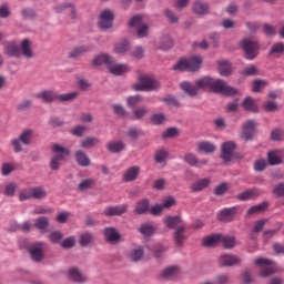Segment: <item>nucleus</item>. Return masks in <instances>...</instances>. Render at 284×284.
Masks as SVG:
<instances>
[{
    "label": "nucleus",
    "mask_w": 284,
    "mask_h": 284,
    "mask_svg": "<svg viewBox=\"0 0 284 284\" xmlns=\"http://www.w3.org/2000/svg\"><path fill=\"white\" fill-rule=\"evenodd\" d=\"M92 65L95 68H101V65H108L110 72H130V68L128 64H120L114 62V58H112L108 53H100L94 57L92 61Z\"/></svg>",
    "instance_id": "f257e3e1"
},
{
    "label": "nucleus",
    "mask_w": 284,
    "mask_h": 284,
    "mask_svg": "<svg viewBox=\"0 0 284 284\" xmlns=\"http://www.w3.org/2000/svg\"><path fill=\"white\" fill-rule=\"evenodd\" d=\"M203 64V58L200 55H193L191 58H181L172 68V70L183 72L185 70H191L192 72H196V70H201V65Z\"/></svg>",
    "instance_id": "f03ea898"
},
{
    "label": "nucleus",
    "mask_w": 284,
    "mask_h": 284,
    "mask_svg": "<svg viewBox=\"0 0 284 284\" xmlns=\"http://www.w3.org/2000/svg\"><path fill=\"white\" fill-rule=\"evenodd\" d=\"M213 81H214V79L206 77V78L196 80V82H195L196 87L192 85V83H190V82H182L180 84V88L183 90V92L189 94V97H196V94H197L196 88H199V90H212Z\"/></svg>",
    "instance_id": "7ed1b4c3"
},
{
    "label": "nucleus",
    "mask_w": 284,
    "mask_h": 284,
    "mask_svg": "<svg viewBox=\"0 0 284 284\" xmlns=\"http://www.w3.org/2000/svg\"><path fill=\"white\" fill-rule=\"evenodd\" d=\"M159 81L154 80V78L141 75L139 81L133 84V90L135 92H154V90H159Z\"/></svg>",
    "instance_id": "20e7f679"
},
{
    "label": "nucleus",
    "mask_w": 284,
    "mask_h": 284,
    "mask_svg": "<svg viewBox=\"0 0 284 284\" xmlns=\"http://www.w3.org/2000/svg\"><path fill=\"white\" fill-rule=\"evenodd\" d=\"M242 49L244 51V54L246 59L250 61L256 59L258 57V52L261 50V45H258V42L252 38L243 39L241 42Z\"/></svg>",
    "instance_id": "39448f33"
},
{
    "label": "nucleus",
    "mask_w": 284,
    "mask_h": 284,
    "mask_svg": "<svg viewBox=\"0 0 284 284\" xmlns=\"http://www.w3.org/2000/svg\"><path fill=\"white\" fill-rule=\"evenodd\" d=\"M53 152H54V155L51 158L50 169L59 170V168H61V161H65L67 156H70V150L59 144H54Z\"/></svg>",
    "instance_id": "423d86ee"
},
{
    "label": "nucleus",
    "mask_w": 284,
    "mask_h": 284,
    "mask_svg": "<svg viewBox=\"0 0 284 284\" xmlns=\"http://www.w3.org/2000/svg\"><path fill=\"white\" fill-rule=\"evenodd\" d=\"M255 265H258L262 267L260 276L263 278L274 274L278 267L276 266V263L272 262L271 260H267L265 257H258L255 260Z\"/></svg>",
    "instance_id": "0eeeda50"
},
{
    "label": "nucleus",
    "mask_w": 284,
    "mask_h": 284,
    "mask_svg": "<svg viewBox=\"0 0 284 284\" xmlns=\"http://www.w3.org/2000/svg\"><path fill=\"white\" fill-rule=\"evenodd\" d=\"M211 91L217 92L219 94H225L226 97H232L237 92L236 88L227 85L223 80H213Z\"/></svg>",
    "instance_id": "6e6552de"
},
{
    "label": "nucleus",
    "mask_w": 284,
    "mask_h": 284,
    "mask_svg": "<svg viewBox=\"0 0 284 284\" xmlns=\"http://www.w3.org/2000/svg\"><path fill=\"white\" fill-rule=\"evenodd\" d=\"M45 247V243L38 242L29 246V254L36 263H41L43 261V248Z\"/></svg>",
    "instance_id": "1a4fd4ad"
},
{
    "label": "nucleus",
    "mask_w": 284,
    "mask_h": 284,
    "mask_svg": "<svg viewBox=\"0 0 284 284\" xmlns=\"http://www.w3.org/2000/svg\"><path fill=\"white\" fill-rule=\"evenodd\" d=\"M142 18L141 16H134L130 22L129 26L130 28H136L138 27V37L140 39H143L145 37H148V30H149V26L148 24H141Z\"/></svg>",
    "instance_id": "9d476101"
},
{
    "label": "nucleus",
    "mask_w": 284,
    "mask_h": 284,
    "mask_svg": "<svg viewBox=\"0 0 284 284\" xmlns=\"http://www.w3.org/2000/svg\"><path fill=\"white\" fill-rule=\"evenodd\" d=\"M114 21V13L111 10H104L100 14L99 26L102 30H110Z\"/></svg>",
    "instance_id": "9b49d317"
},
{
    "label": "nucleus",
    "mask_w": 284,
    "mask_h": 284,
    "mask_svg": "<svg viewBox=\"0 0 284 284\" xmlns=\"http://www.w3.org/2000/svg\"><path fill=\"white\" fill-rule=\"evenodd\" d=\"M234 150H236V143L229 141L222 144V153L221 158L225 163H230L232 161V156H234Z\"/></svg>",
    "instance_id": "f8f14e48"
},
{
    "label": "nucleus",
    "mask_w": 284,
    "mask_h": 284,
    "mask_svg": "<svg viewBox=\"0 0 284 284\" xmlns=\"http://www.w3.org/2000/svg\"><path fill=\"white\" fill-rule=\"evenodd\" d=\"M239 212L237 206H233L230 209H223L219 212L217 219L219 221H222L223 223H230L234 221V216H236V213Z\"/></svg>",
    "instance_id": "ddd939ff"
},
{
    "label": "nucleus",
    "mask_w": 284,
    "mask_h": 284,
    "mask_svg": "<svg viewBox=\"0 0 284 284\" xmlns=\"http://www.w3.org/2000/svg\"><path fill=\"white\" fill-rule=\"evenodd\" d=\"M254 130H256V122L254 120L247 121L243 124L242 139H244V141H251L254 136Z\"/></svg>",
    "instance_id": "4468645a"
},
{
    "label": "nucleus",
    "mask_w": 284,
    "mask_h": 284,
    "mask_svg": "<svg viewBox=\"0 0 284 284\" xmlns=\"http://www.w3.org/2000/svg\"><path fill=\"white\" fill-rule=\"evenodd\" d=\"M26 57V59H32L34 57V51H32V42L29 39H23L20 42V55Z\"/></svg>",
    "instance_id": "2eb2a0df"
},
{
    "label": "nucleus",
    "mask_w": 284,
    "mask_h": 284,
    "mask_svg": "<svg viewBox=\"0 0 284 284\" xmlns=\"http://www.w3.org/2000/svg\"><path fill=\"white\" fill-rule=\"evenodd\" d=\"M220 263L224 267H232L234 265H240L241 258H239V256L233 254H223L220 256Z\"/></svg>",
    "instance_id": "dca6fc26"
},
{
    "label": "nucleus",
    "mask_w": 284,
    "mask_h": 284,
    "mask_svg": "<svg viewBox=\"0 0 284 284\" xmlns=\"http://www.w3.org/2000/svg\"><path fill=\"white\" fill-rule=\"evenodd\" d=\"M128 212V205H116V206H109L104 210V216H121V214H125Z\"/></svg>",
    "instance_id": "f3484780"
},
{
    "label": "nucleus",
    "mask_w": 284,
    "mask_h": 284,
    "mask_svg": "<svg viewBox=\"0 0 284 284\" xmlns=\"http://www.w3.org/2000/svg\"><path fill=\"white\" fill-rule=\"evenodd\" d=\"M125 148V142L121 140H113L108 142L106 150L111 152V154H119V152H123Z\"/></svg>",
    "instance_id": "a211bd4d"
},
{
    "label": "nucleus",
    "mask_w": 284,
    "mask_h": 284,
    "mask_svg": "<svg viewBox=\"0 0 284 284\" xmlns=\"http://www.w3.org/2000/svg\"><path fill=\"white\" fill-rule=\"evenodd\" d=\"M139 172H141V168L139 166L129 168L126 172L123 174V181H125L126 183L136 181V179L139 178Z\"/></svg>",
    "instance_id": "6ab92c4d"
},
{
    "label": "nucleus",
    "mask_w": 284,
    "mask_h": 284,
    "mask_svg": "<svg viewBox=\"0 0 284 284\" xmlns=\"http://www.w3.org/2000/svg\"><path fill=\"white\" fill-rule=\"evenodd\" d=\"M104 236L109 243H119L121 241V234L114 227L104 229Z\"/></svg>",
    "instance_id": "aec40b11"
},
{
    "label": "nucleus",
    "mask_w": 284,
    "mask_h": 284,
    "mask_svg": "<svg viewBox=\"0 0 284 284\" xmlns=\"http://www.w3.org/2000/svg\"><path fill=\"white\" fill-rule=\"evenodd\" d=\"M146 212H150V200L143 199L136 202L134 214L141 215L146 214Z\"/></svg>",
    "instance_id": "412c9836"
},
{
    "label": "nucleus",
    "mask_w": 284,
    "mask_h": 284,
    "mask_svg": "<svg viewBox=\"0 0 284 284\" xmlns=\"http://www.w3.org/2000/svg\"><path fill=\"white\" fill-rule=\"evenodd\" d=\"M197 152H203L204 154H212L216 152V145L207 141L200 142L197 144Z\"/></svg>",
    "instance_id": "4be33fe9"
},
{
    "label": "nucleus",
    "mask_w": 284,
    "mask_h": 284,
    "mask_svg": "<svg viewBox=\"0 0 284 284\" xmlns=\"http://www.w3.org/2000/svg\"><path fill=\"white\" fill-rule=\"evenodd\" d=\"M99 143H101L99 138L88 136L81 141L80 148H83V150H92V148H97Z\"/></svg>",
    "instance_id": "5701e85b"
},
{
    "label": "nucleus",
    "mask_w": 284,
    "mask_h": 284,
    "mask_svg": "<svg viewBox=\"0 0 284 284\" xmlns=\"http://www.w3.org/2000/svg\"><path fill=\"white\" fill-rule=\"evenodd\" d=\"M18 139L21 140L23 145H31L32 144V139H34V130L32 129H27L20 133Z\"/></svg>",
    "instance_id": "b1692460"
},
{
    "label": "nucleus",
    "mask_w": 284,
    "mask_h": 284,
    "mask_svg": "<svg viewBox=\"0 0 284 284\" xmlns=\"http://www.w3.org/2000/svg\"><path fill=\"white\" fill-rule=\"evenodd\" d=\"M75 161L81 168H88L90 165V158L82 150L75 152Z\"/></svg>",
    "instance_id": "393cba45"
},
{
    "label": "nucleus",
    "mask_w": 284,
    "mask_h": 284,
    "mask_svg": "<svg viewBox=\"0 0 284 284\" xmlns=\"http://www.w3.org/2000/svg\"><path fill=\"white\" fill-rule=\"evenodd\" d=\"M222 234H214L211 236H207L203 240V245L205 247H216V245L221 244L222 242Z\"/></svg>",
    "instance_id": "a878e982"
},
{
    "label": "nucleus",
    "mask_w": 284,
    "mask_h": 284,
    "mask_svg": "<svg viewBox=\"0 0 284 284\" xmlns=\"http://www.w3.org/2000/svg\"><path fill=\"white\" fill-rule=\"evenodd\" d=\"M4 54L8 57H21V50L14 42H9L4 47Z\"/></svg>",
    "instance_id": "bb28decb"
},
{
    "label": "nucleus",
    "mask_w": 284,
    "mask_h": 284,
    "mask_svg": "<svg viewBox=\"0 0 284 284\" xmlns=\"http://www.w3.org/2000/svg\"><path fill=\"white\" fill-rule=\"evenodd\" d=\"M174 243L181 247V245H183V243L185 242V226H179L178 229H175L174 235Z\"/></svg>",
    "instance_id": "cd10ccee"
},
{
    "label": "nucleus",
    "mask_w": 284,
    "mask_h": 284,
    "mask_svg": "<svg viewBox=\"0 0 284 284\" xmlns=\"http://www.w3.org/2000/svg\"><path fill=\"white\" fill-rule=\"evenodd\" d=\"M210 179H202L197 180L195 183L191 185V191L192 192H203L206 187H210Z\"/></svg>",
    "instance_id": "c85d7f7f"
},
{
    "label": "nucleus",
    "mask_w": 284,
    "mask_h": 284,
    "mask_svg": "<svg viewBox=\"0 0 284 284\" xmlns=\"http://www.w3.org/2000/svg\"><path fill=\"white\" fill-rule=\"evenodd\" d=\"M256 196H261V192L258 190L253 189L248 191H244L237 195L240 201H250L252 199H256Z\"/></svg>",
    "instance_id": "c756f323"
},
{
    "label": "nucleus",
    "mask_w": 284,
    "mask_h": 284,
    "mask_svg": "<svg viewBox=\"0 0 284 284\" xmlns=\"http://www.w3.org/2000/svg\"><path fill=\"white\" fill-rule=\"evenodd\" d=\"M267 202H262L257 205L251 206L247 211L246 214L247 216H254V214H261V212H265L267 210Z\"/></svg>",
    "instance_id": "7c9ffc66"
},
{
    "label": "nucleus",
    "mask_w": 284,
    "mask_h": 284,
    "mask_svg": "<svg viewBox=\"0 0 284 284\" xmlns=\"http://www.w3.org/2000/svg\"><path fill=\"white\" fill-rule=\"evenodd\" d=\"M38 97L39 99H42L44 103H52V101H57V99H59V95L53 91H42L38 94Z\"/></svg>",
    "instance_id": "2f4dec72"
},
{
    "label": "nucleus",
    "mask_w": 284,
    "mask_h": 284,
    "mask_svg": "<svg viewBox=\"0 0 284 284\" xmlns=\"http://www.w3.org/2000/svg\"><path fill=\"white\" fill-rule=\"evenodd\" d=\"M85 52H90V47H87V45L77 47L69 53V57L70 59H79V57H83Z\"/></svg>",
    "instance_id": "473e14b6"
},
{
    "label": "nucleus",
    "mask_w": 284,
    "mask_h": 284,
    "mask_svg": "<svg viewBox=\"0 0 284 284\" xmlns=\"http://www.w3.org/2000/svg\"><path fill=\"white\" fill-rule=\"evenodd\" d=\"M242 105L247 112H258V105H256V101L252 98H246Z\"/></svg>",
    "instance_id": "72a5a7b5"
},
{
    "label": "nucleus",
    "mask_w": 284,
    "mask_h": 284,
    "mask_svg": "<svg viewBox=\"0 0 284 284\" xmlns=\"http://www.w3.org/2000/svg\"><path fill=\"white\" fill-rule=\"evenodd\" d=\"M179 272H180L179 266H170L161 273V277L162 278H174V276H179Z\"/></svg>",
    "instance_id": "f704fd0d"
},
{
    "label": "nucleus",
    "mask_w": 284,
    "mask_h": 284,
    "mask_svg": "<svg viewBox=\"0 0 284 284\" xmlns=\"http://www.w3.org/2000/svg\"><path fill=\"white\" fill-rule=\"evenodd\" d=\"M69 276L70 278H72V281H74L75 283H83L85 282L88 278L85 277V275H83L81 272H79V270L77 268H71L69 271Z\"/></svg>",
    "instance_id": "c9c22d12"
},
{
    "label": "nucleus",
    "mask_w": 284,
    "mask_h": 284,
    "mask_svg": "<svg viewBox=\"0 0 284 284\" xmlns=\"http://www.w3.org/2000/svg\"><path fill=\"white\" fill-rule=\"evenodd\" d=\"M130 50V42L128 40H122L114 45L115 54H123Z\"/></svg>",
    "instance_id": "e433bc0d"
},
{
    "label": "nucleus",
    "mask_w": 284,
    "mask_h": 284,
    "mask_svg": "<svg viewBox=\"0 0 284 284\" xmlns=\"http://www.w3.org/2000/svg\"><path fill=\"white\" fill-rule=\"evenodd\" d=\"M31 196L37 200L45 199V196H48V191L42 186L31 187Z\"/></svg>",
    "instance_id": "4c0bfd02"
},
{
    "label": "nucleus",
    "mask_w": 284,
    "mask_h": 284,
    "mask_svg": "<svg viewBox=\"0 0 284 284\" xmlns=\"http://www.w3.org/2000/svg\"><path fill=\"white\" fill-rule=\"evenodd\" d=\"M165 223L170 230H176L181 227V216H168Z\"/></svg>",
    "instance_id": "58836bf2"
},
{
    "label": "nucleus",
    "mask_w": 284,
    "mask_h": 284,
    "mask_svg": "<svg viewBox=\"0 0 284 284\" xmlns=\"http://www.w3.org/2000/svg\"><path fill=\"white\" fill-rule=\"evenodd\" d=\"M221 243L222 245L226 248L230 250L236 245V239L234 236H229V235H223L221 237Z\"/></svg>",
    "instance_id": "ea45409f"
},
{
    "label": "nucleus",
    "mask_w": 284,
    "mask_h": 284,
    "mask_svg": "<svg viewBox=\"0 0 284 284\" xmlns=\"http://www.w3.org/2000/svg\"><path fill=\"white\" fill-rule=\"evenodd\" d=\"M80 245H82V247H87V245H90L93 243L94 241V235H92V233H83L80 235Z\"/></svg>",
    "instance_id": "a19ab883"
},
{
    "label": "nucleus",
    "mask_w": 284,
    "mask_h": 284,
    "mask_svg": "<svg viewBox=\"0 0 284 284\" xmlns=\"http://www.w3.org/2000/svg\"><path fill=\"white\" fill-rule=\"evenodd\" d=\"M154 225L151 223H144L140 226L139 232L143 234V236H152L154 234Z\"/></svg>",
    "instance_id": "79ce46f5"
},
{
    "label": "nucleus",
    "mask_w": 284,
    "mask_h": 284,
    "mask_svg": "<svg viewBox=\"0 0 284 284\" xmlns=\"http://www.w3.org/2000/svg\"><path fill=\"white\" fill-rule=\"evenodd\" d=\"M219 72H232V63L227 60H220L216 62Z\"/></svg>",
    "instance_id": "37998d69"
},
{
    "label": "nucleus",
    "mask_w": 284,
    "mask_h": 284,
    "mask_svg": "<svg viewBox=\"0 0 284 284\" xmlns=\"http://www.w3.org/2000/svg\"><path fill=\"white\" fill-rule=\"evenodd\" d=\"M207 10H210V7L203 2H195L193 6L195 14H207Z\"/></svg>",
    "instance_id": "c03bdc74"
},
{
    "label": "nucleus",
    "mask_w": 284,
    "mask_h": 284,
    "mask_svg": "<svg viewBox=\"0 0 284 284\" xmlns=\"http://www.w3.org/2000/svg\"><path fill=\"white\" fill-rule=\"evenodd\" d=\"M92 185H94V180L92 179H85L83 181H81L78 185V190L80 192H85L87 190H90V187H92Z\"/></svg>",
    "instance_id": "a18cd8bd"
},
{
    "label": "nucleus",
    "mask_w": 284,
    "mask_h": 284,
    "mask_svg": "<svg viewBox=\"0 0 284 284\" xmlns=\"http://www.w3.org/2000/svg\"><path fill=\"white\" fill-rule=\"evenodd\" d=\"M143 248L141 247H138L135 250H133L131 253H130V258L131 261H133L134 263L141 261L143 258Z\"/></svg>",
    "instance_id": "49530a36"
},
{
    "label": "nucleus",
    "mask_w": 284,
    "mask_h": 284,
    "mask_svg": "<svg viewBox=\"0 0 284 284\" xmlns=\"http://www.w3.org/2000/svg\"><path fill=\"white\" fill-rule=\"evenodd\" d=\"M23 142L20 140V138L13 139L11 141V146L13 149V152H16V154H19L20 152H23Z\"/></svg>",
    "instance_id": "de8ad7c7"
},
{
    "label": "nucleus",
    "mask_w": 284,
    "mask_h": 284,
    "mask_svg": "<svg viewBox=\"0 0 284 284\" xmlns=\"http://www.w3.org/2000/svg\"><path fill=\"white\" fill-rule=\"evenodd\" d=\"M165 121V114L163 113H155L151 116V122L153 125H163Z\"/></svg>",
    "instance_id": "09e8293b"
},
{
    "label": "nucleus",
    "mask_w": 284,
    "mask_h": 284,
    "mask_svg": "<svg viewBox=\"0 0 284 284\" xmlns=\"http://www.w3.org/2000/svg\"><path fill=\"white\" fill-rule=\"evenodd\" d=\"M165 159H168V150L160 149L159 151L155 152V155H154L155 163H163Z\"/></svg>",
    "instance_id": "8fccbe9b"
},
{
    "label": "nucleus",
    "mask_w": 284,
    "mask_h": 284,
    "mask_svg": "<svg viewBox=\"0 0 284 284\" xmlns=\"http://www.w3.org/2000/svg\"><path fill=\"white\" fill-rule=\"evenodd\" d=\"M174 45V41H172V38L165 36L161 40L160 48L161 50H171V48Z\"/></svg>",
    "instance_id": "3c124183"
},
{
    "label": "nucleus",
    "mask_w": 284,
    "mask_h": 284,
    "mask_svg": "<svg viewBox=\"0 0 284 284\" xmlns=\"http://www.w3.org/2000/svg\"><path fill=\"white\" fill-rule=\"evenodd\" d=\"M184 161L192 168H196V165H199V158H196L193 153H186L184 155Z\"/></svg>",
    "instance_id": "603ef678"
},
{
    "label": "nucleus",
    "mask_w": 284,
    "mask_h": 284,
    "mask_svg": "<svg viewBox=\"0 0 284 284\" xmlns=\"http://www.w3.org/2000/svg\"><path fill=\"white\" fill-rule=\"evenodd\" d=\"M79 97V92H71V93H65V94H60L58 95V101H74Z\"/></svg>",
    "instance_id": "864d4df0"
},
{
    "label": "nucleus",
    "mask_w": 284,
    "mask_h": 284,
    "mask_svg": "<svg viewBox=\"0 0 284 284\" xmlns=\"http://www.w3.org/2000/svg\"><path fill=\"white\" fill-rule=\"evenodd\" d=\"M141 101H143V98H141V95H133L128 98L126 103L130 108H136V105H139Z\"/></svg>",
    "instance_id": "5fc2aeb1"
},
{
    "label": "nucleus",
    "mask_w": 284,
    "mask_h": 284,
    "mask_svg": "<svg viewBox=\"0 0 284 284\" xmlns=\"http://www.w3.org/2000/svg\"><path fill=\"white\" fill-rule=\"evenodd\" d=\"M267 161L270 165H278L281 164V158L276 155V152H270L267 154Z\"/></svg>",
    "instance_id": "6e6d98bb"
},
{
    "label": "nucleus",
    "mask_w": 284,
    "mask_h": 284,
    "mask_svg": "<svg viewBox=\"0 0 284 284\" xmlns=\"http://www.w3.org/2000/svg\"><path fill=\"white\" fill-rule=\"evenodd\" d=\"M164 139H174V136H179V129L176 128H169L162 134Z\"/></svg>",
    "instance_id": "4d7b16f0"
},
{
    "label": "nucleus",
    "mask_w": 284,
    "mask_h": 284,
    "mask_svg": "<svg viewBox=\"0 0 284 284\" xmlns=\"http://www.w3.org/2000/svg\"><path fill=\"white\" fill-rule=\"evenodd\" d=\"M48 217H39L36 220L34 227H37V230H45V227H48Z\"/></svg>",
    "instance_id": "13d9d810"
},
{
    "label": "nucleus",
    "mask_w": 284,
    "mask_h": 284,
    "mask_svg": "<svg viewBox=\"0 0 284 284\" xmlns=\"http://www.w3.org/2000/svg\"><path fill=\"white\" fill-rule=\"evenodd\" d=\"M267 168V161L264 159H260L254 163L255 172H263Z\"/></svg>",
    "instance_id": "bf43d9fd"
},
{
    "label": "nucleus",
    "mask_w": 284,
    "mask_h": 284,
    "mask_svg": "<svg viewBox=\"0 0 284 284\" xmlns=\"http://www.w3.org/2000/svg\"><path fill=\"white\" fill-rule=\"evenodd\" d=\"M284 52V43L277 42L273 44V47L270 50V54H281Z\"/></svg>",
    "instance_id": "052dcab7"
},
{
    "label": "nucleus",
    "mask_w": 284,
    "mask_h": 284,
    "mask_svg": "<svg viewBox=\"0 0 284 284\" xmlns=\"http://www.w3.org/2000/svg\"><path fill=\"white\" fill-rule=\"evenodd\" d=\"M77 243V240L74 237H67L61 242V247L64 250H69L70 247H74V244Z\"/></svg>",
    "instance_id": "680f3d73"
},
{
    "label": "nucleus",
    "mask_w": 284,
    "mask_h": 284,
    "mask_svg": "<svg viewBox=\"0 0 284 284\" xmlns=\"http://www.w3.org/2000/svg\"><path fill=\"white\" fill-rule=\"evenodd\" d=\"M145 114H148V108H145V106L138 108L133 111V116L135 119H143V116H145Z\"/></svg>",
    "instance_id": "e2e57ef3"
},
{
    "label": "nucleus",
    "mask_w": 284,
    "mask_h": 284,
    "mask_svg": "<svg viewBox=\"0 0 284 284\" xmlns=\"http://www.w3.org/2000/svg\"><path fill=\"white\" fill-rule=\"evenodd\" d=\"M284 138V131L281 129L273 130L271 133L272 141H282Z\"/></svg>",
    "instance_id": "0e129e2a"
},
{
    "label": "nucleus",
    "mask_w": 284,
    "mask_h": 284,
    "mask_svg": "<svg viewBox=\"0 0 284 284\" xmlns=\"http://www.w3.org/2000/svg\"><path fill=\"white\" fill-rule=\"evenodd\" d=\"M225 192H227V184L226 183H222V184L217 185L214 189V195L215 196H223V194H225Z\"/></svg>",
    "instance_id": "69168bd1"
},
{
    "label": "nucleus",
    "mask_w": 284,
    "mask_h": 284,
    "mask_svg": "<svg viewBox=\"0 0 284 284\" xmlns=\"http://www.w3.org/2000/svg\"><path fill=\"white\" fill-rule=\"evenodd\" d=\"M49 239H50L51 243H59V241H61V239H63V233H61L59 231H53L49 235Z\"/></svg>",
    "instance_id": "338daca9"
},
{
    "label": "nucleus",
    "mask_w": 284,
    "mask_h": 284,
    "mask_svg": "<svg viewBox=\"0 0 284 284\" xmlns=\"http://www.w3.org/2000/svg\"><path fill=\"white\" fill-rule=\"evenodd\" d=\"M14 192H17V184L9 183L6 185V189H4L6 196H12Z\"/></svg>",
    "instance_id": "774afa93"
}]
</instances>
